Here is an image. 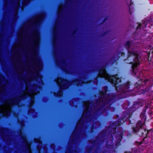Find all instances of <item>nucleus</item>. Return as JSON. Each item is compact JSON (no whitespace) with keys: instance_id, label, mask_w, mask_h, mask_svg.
I'll return each mask as SVG.
<instances>
[{"instance_id":"bb28decb","label":"nucleus","mask_w":153,"mask_h":153,"mask_svg":"<svg viewBox=\"0 0 153 153\" xmlns=\"http://www.w3.org/2000/svg\"><path fill=\"white\" fill-rule=\"evenodd\" d=\"M96 142V140H93V141H92V143L94 144H95V143Z\"/></svg>"},{"instance_id":"ea45409f","label":"nucleus","mask_w":153,"mask_h":153,"mask_svg":"<svg viewBox=\"0 0 153 153\" xmlns=\"http://www.w3.org/2000/svg\"><path fill=\"white\" fill-rule=\"evenodd\" d=\"M29 153H30V152H29Z\"/></svg>"},{"instance_id":"f257e3e1","label":"nucleus","mask_w":153,"mask_h":153,"mask_svg":"<svg viewBox=\"0 0 153 153\" xmlns=\"http://www.w3.org/2000/svg\"><path fill=\"white\" fill-rule=\"evenodd\" d=\"M108 76V81L115 88L117 91L120 93L117 95L113 94H107L108 91V87L107 85L104 86V91H100L99 93V98L103 104L100 107V108L108 105H111L114 102L115 98L119 100L128 97L130 95V93L134 90L133 89L131 88L133 85L128 81L117 86V84L121 82V79L118 77V74H109Z\"/></svg>"},{"instance_id":"2f4dec72","label":"nucleus","mask_w":153,"mask_h":153,"mask_svg":"<svg viewBox=\"0 0 153 153\" xmlns=\"http://www.w3.org/2000/svg\"><path fill=\"white\" fill-rule=\"evenodd\" d=\"M62 62L63 63H64L65 62V61L64 60H63L62 61Z\"/></svg>"},{"instance_id":"e433bc0d","label":"nucleus","mask_w":153,"mask_h":153,"mask_svg":"<svg viewBox=\"0 0 153 153\" xmlns=\"http://www.w3.org/2000/svg\"><path fill=\"white\" fill-rule=\"evenodd\" d=\"M56 24H55V25H56Z\"/></svg>"},{"instance_id":"2eb2a0df","label":"nucleus","mask_w":153,"mask_h":153,"mask_svg":"<svg viewBox=\"0 0 153 153\" xmlns=\"http://www.w3.org/2000/svg\"><path fill=\"white\" fill-rule=\"evenodd\" d=\"M109 32V31H106L104 32H103L100 34L99 35V36L100 38H101L103 36L106 35Z\"/></svg>"},{"instance_id":"7c9ffc66","label":"nucleus","mask_w":153,"mask_h":153,"mask_svg":"<svg viewBox=\"0 0 153 153\" xmlns=\"http://www.w3.org/2000/svg\"><path fill=\"white\" fill-rule=\"evenodd\" d=\"M59 12H58L57 13V15H58V16H59Z\"/></svg>"},{"instance_id":"aec40b11","label":"nucleus","mask_w":153,"mask_h":153,"mask_svg":"<svg viewBox=\"0 0 153 153\" xmlns=\"http://www.w3.org/2000/svg\"><path fill=\"white\" fill-rule=\"evenodd\" d=\"M108 19V17H105L104 19L100 23V25H102V24H103L104 22L107 20Z\"/></svg>"},{"instance_id":"c9c22d12","label":"nucleus","mask_w":153,"mask_h":153,"mask_svg":"<svg viewBox=\"0 0 153 153\" xmlns=\"http://www.w3.org/2000/svg\"><path fill=\"white\" fill-rule=\"evenodd\" d=\"M127 2L128 3V0H127Z\"/></svg>"},{"instance_id":"c756f323","label":"nucleus","mask_w":153,"mask_h":153,"mask_svg":"<svg viewBox=\"0 0 153 153\" xmlns=\"http://www.w3.org/2000/svg\"><path fill=\"white\" fill-rule=\"evenodd\" d=\"M68 151L69 152H71V150L70 148H69L68 149Z\"/></svg>"},{"instance_id":"b1692460","label":"nucleus","mask_w":153,"mask_h":153,"mask_svg":"<svg viewBox=\"0 0 153 153\" xmlns=\"http://www.w3.org/2000/svg\"><path fill=\"white\" fill-rule=\"evenodd\" d=\"M91 81V80H90L89 81H86V82H84V83L85 84H88Z\"/></svg>"},{"instance_id":"39448f33","label":"nucleus","mask_w":153,"mask_h":153,"mask_svg":"<svg viewBox=\"0 0 153 153\" xmlns=\"http://www.w3.org/2000/svg\"><path fill=\"white\" fill-rule=\"evenodd\" d=\"M149 81V79H146L144 80L143 79H140L138 80L137 82L134 85L135 87L138 89L140 88V89L139 90L140 94H144L146 92H149L152 89L153 86V84L151 83V85H149L147 87L145 88V89L140 88L141 87L143 86L146 85V84L148 81Z\"/></svg>"},{"instance_id":"58836bf2","label":"nucleus","mask_w":153,"mask_h":153,"mask_svg":"<svg viewBox=\"0 0 153 153\" xmlns=\"http://www.w3.org/2000/svg\"><path fill=\"white\" fill-rule=\"evenodd\" d=\"M125 153H126V152H125Z\"/></svg>"},{"instance_id":"f3484780","label":"nucleus","mask_w":153,"mask_h":153,"mask_svg":"<svg viewBox=\"0 0 153 153\" xmlns=\"http://www.w3.org/2000/svg\"><path fill=\"white\" fill-rule=\"evenodd\" d=\"M93 149V147L92 146H90V147L86 149V152L88 153H91L92 150Z\"/></svg>"},{"instance_id":"7ed1b4c3","label":"nucleus","mask_w":153,"mask_h":153,"mask_svg":"<svg viewBox=\"0 0 153 153\" xmlns=\"http://www.w3.org/2000/svg\"><path fill=\"white\" fill-rule=\"evenodd\" d=\"M132 42L131 41H127L124 45V47L126 48L128 52L127 57L126 59H123L125 61L128 58L131 57H133V62L127 63V64H131V68L132 72L136 74L134 72L135 68L140 66L142 60L141 57L140 53L137 51H135L134 49L129 50L131 47Z\"/></svg>"},{"instance_id":"20e7f679","label":"nucleus","mask_w":153,"mask_h":153,"mask_svg":"<svg viewBox=\"0 0 153 153\" xmlns=\"http://www.w3.org/2000/svg\"><path fill=\"white\" fill-rule=\"evenodd\" d=\"M143 123L142 120H139L137 123L135 127L132 128V132L135 134H137L140 137H143L142 143L145 144L148 143V137H150L152 139H153V131L152 129L148 130L145 128H143L142 126Z\"/></svg>"},{"instance_id":"9b49d317","label":"nucleus","mask_w":153,"mask_h":153,"mask_svg":"<svg viewBox=\"0 0 153 153\" xmlns=\"http://www.w3.org/2000/svg\"><path fill=\"white\" fill-rule=\"evenodd\" d=\"M125 56V54L124 52L119 51L114 57V62H116L117 60L119 59L120 57H124Z\"/></svg>"},{"instance_id":"9d476101","label":"nucleus","mask_w":153,"mask_h":153,"mask_svg":"<svg viewBox=\"0 0 153 153\" xmlns=\"http://www.w3.org/2000/svg\"><path fill=\"white\" fill-rule=\"evenodd\" d=\"M150 20H148L145 19L143 22L142 24L140 23L138 26L136 27V29H144L146 28V26L148 23L149 22Z\"/></svg>"},{"instance_id":"f704fd0d","label":"nucleus","mask_w":153,"mask_h":153,"mask_svg":"<svg viewBox=\"0 0 153 153\" xmlns=\"http://www.w3.org/2000/svg\"><path fill=\"white\" fill-rule=\"evenodd\" d=\"M19 7H20V6H19L18 5H17V7H19Z\"/></svg>"},{"instance_id":"473e14b6","label":"nucleus","mask_w":153,"mask_h":153,"mask_svg":"<svg viewBox=\"0 0 153 153\" xmlns=\"http://www.w3.org/2000/svg\"><path fill=\"white\" fill-rule=\"evenodd\" d=\"M30 0H27L26 2L27 3V2H29Z\"/></svg>"},{"instance_id":"6e6552de","label":"nucleus","mask_w":153,"mask_h":153,"mask_svg":"<svg viewBox=\"0 0 153 153\" xmlns=\"http://www.w3.org/2000/svg\"><path fill=\"white\" fill-rule=\"evenodd\" d=\"M30 97V96L28 95H24L23 96H22V97H19L18 98H17V100L16 102L13 100H6L5 101V102L7 103H8L9 104H15L16 105H18V104L19 103V100L21 98H26L27 97Z\"/></svg>"},{"instance_id":"412c9836","label":"nucleus","mask_w":153,"mask_h":153,"mask_svg":"<svg viewBox=\"0 0 153 153\" xmlns=\"http://www.w3.org/2000/svg\"><path fill=\"white\" fill-rule=\"evenodd\" d=\"M34 141L36 143H39V142H40V141L39 138H35Z\"/></svg>"},{"instance_id":"a878e982","label":"nucleus","mask_w":153,"mask_h":153,"mask_svg":"<svg viewBox=\"0 0 153 153\" xmlns=\"http://www.w3.org/2000/svg\"><path fill=\"white\" fill-rule=\"evenodd\" d=\"M56 65H59V63L58 62V61L56 59Z\"/></svg>"},{"instance_id":"ddd939ff","label":"nucleus","mask_w":153,"mask_h":153,"mask_svg":"<svg viewBox=\"0 0 153 153\" xmlns=\"http://www.w3.org/2000/svg\"><path fill=\"white\" fill-rule=\"evenodd\" d=\"M57 38V34L56 31L54 29L53 31V45L55 47L56 44V40Z\"/></svg>"},{"instance_id":"423d86ee","label":"nucleus","mask_w":153,"mask_h":153,"mask_svg":"<svg viewBox=\"0 0 153 153\" xmlns=\"http://www.w3.org/2000/svg\"><path fill=\"white\" fill-rule=\"evenodd\" d=\"M60 79L61 82L66 83L69 86L70 85H72L73 83L74 84H76L77 86H80L81 85V83L79 82V80L78 79H76L73 81L70 82L69 80L67 79H65L63 78L60 77Z\"/></svg>"},{"instance_id":"72a5a7b5","label":"nucleus","mask_w":153,"mask_h":153,"mask_svg":"<svg viewBox=\"0 0 153 153\" xmlns=\"http://www.w3.org/2000/svg\"><path fill=\"white\" fill-rule=\"evenodd\" d=\"M134 7H133L132 8V11H134Z\"/></svg>"},{"instance_id":"5701e85b","label":"nucleus","mask_w":153,"mask_h":153,"mask_svg":"<svg viewBox=\"0 0 153 153\" xmlns=\"http://www.w3.org/2000/svg\"><path fill=\"white\" fill-rule=\"evenodd\" d=\"M139 103L137 102H134V104H133V105H132V108H134V107L135 105H139Z\"/></svg>"},{"instance_id":"c85d7f7f","label":"nucleus","mask_w":153,"mask_h":153,"mask_svg":"<svg viewBox=\"0 0 153 153\" xmlns=\"http://www.w3.org/2000/svg\"><path fill=\"white\" fill-rule=\"evenodd\" d=\"M53 55H54V56H55L56 55V53L55 52H54V53H53Z\"/></svg>"},{"instance_id":"f8f14e48","label":"nucleus","mask_w":153,"mask_h":153,"mask_svg":"<svg viewBox=\"0 0 153 153\" xmlns=\"http://www.w3.org/2000/svg\"><path fill=\"white\" fill-rule=\"evenodd\" d=\"M106 65H103L101 66L100 69L98 70L97 71L99 74L102 75L106 72Z\"/></svg>"},{"instance_id":"393cba45","label":"nucleus","mask_w":153,"mask_h":153,"mask_svg":"<svg viewBox=\"0 0 153 153\" xmlns=\"http://www.w3.org/2000/svg\"><path fill=\"white\" fill-rule=\"evenodd\" d=\"M34 89H32L30 91V92L32 93L34 92Z\"/></svg>"},{"instance_id":"4468645a","label":"nucleus","mask_w":153,"mask_h":153,"mask_svg":"<svg viewBox=\"0 0 153 153\" xmlns=\"http://www.w3.org/2000/svg\"><path fill=\"white\" fill-rule=\"evenodd\" d=\"M19 135L21 136L22 139L23 140L24 142L25 143V144L26 145L28 143V142L27 141L26 138L24 137L23 136L22 134L20 133L19 134Z\"/></svg>"},{"instance_id":"dca6fc26","label":"nucleus","mask_w":153,"mask_h":153,"mask_svg":"<svg viewBox=\"0 0 153 153\" xmlns=\"http://www.w3.org/2000/svg\"><path fill=\"white\" fill-rule=\"evenodd\" d=\"M129 1L130 2V4H129V12L130 13V15H131L132 13V11H131V5L133 4V2L131 0H129Z\"/></svg>"},{"instance_id":"4c0bfd02","label":"nucleus","mask_w":153,"mask_h":153,"mask_svg":"<svg viewBox=\"0 0 153 153\" xmlns=\"http://www.w3.org/2000/svg\"><path fill=\"white\" fill-rule=\"evenodd\" d=\"M31 100H32V98H31Z\"/></svg>"},{"instance_id":"f03ea898","label":"nucleus","mask_w":153,"mask_h":153,"mask_svg":"<svg viewBox=\"0 0 153 153\" xmlns=\"http://www.w3.org/2000/svg\"><path fill=\"white\" fill-rule=\"evenodd\" d=\"M133 112H129L128 111H125L124 115H125L122 119H119L116 121L113 122L111 124L108 126V128H110L111 129L108 131V134L111 138L112 141L114 140V136L116 135L115 146L118 147L121 145L120 142L122 140L123 136V131L122 128L118 127L126 120V118H130L132 115Z\"/></svg>"},{"instance_id":"a211bd4d","label":"nucleus","mask_w":153,"mask_h":153,"mask_svg":"<svg viewBox=\"0 0 153 153\" xmlns=\"http://www.w3.org/2000/svg\"><path fill=\"white\" fill-rule=\"evenodd\" d=\"M41 17V16H39V19L38 20L37 22H36V23H35V25L36 26H37L39 25L40 24V22L41 21V19H40Z\"/></svg>"},{"instance_id":"6ab92c4d","label":"nucleus","mask_w":153,"mask_h":153,"mask_svg":"<svg viewBox=\"0 0 153 153\" xmlns=\"http://www.w3.org/2000/svg\"><path fill=\"white\" fill-rule=\"evenodd\" d=\"M9 112H6L4 114H3L2 113L0 112V113L2 115V116L4 117H7V116L8 115Z\"/></svg>"},{"instance_id":"1a4fd4ad","label":"nucleus","mask_w":153,"mask_h":153,"mask_svg":"<svg viewBox=\"0 0 153 153\" xmlns=\"http://www.w3.org/2000/svg\"><path fill=\"white\" fill-rule=\"evenodd\" d=\"M67 86L66 84H63L60 87V91L57 93L54 92V95L55 97L57 98H60L63 94V92L62 90V89L64 88H67Z\"/></svg>"},{"instance_id":"cd10ccee","label":"nucleus","mask_w":153,"mask_h":153,"mask_svg":"<svg viewBox=\"0 0 153 153\" xmlns=\"http://www.w3.org/2000/svg\"><path fill=\"white\" fill-rule=\"evenodd\" d=\"M76 31V30H74L73 32V34H74L75 33Z\"/></svg>"},{"instance_id":"0eeeda50","label":"nucleus","mask_w":153,"mask_h":153,"mask_svg":"<svg viewBox=\"0 0 153 153\" xmlns=\"http://www.w3.org/2000/svg\"><path fill=\"white\" fill-rule=\"evenodd\" d=\"M107 132L108 129H102L99 134L96 137V140L100 141V142H102V140L106 136Z\"/></svg>"},{"instance_id":"4be33fe9","label":"nucleus","mask_w":153,"mask_h":153,"mask_svg":"<svg viewBox=\"0 0 153 153\" xmlns=\"http://www.w3.org/2000/svg\"><path fill=\"white\" fill-rule=\"evenodd\" d=\"M149 107V105H146L145 106L144 111L146 112L147 109H148Z\"/></svg>"}]
</instances>
